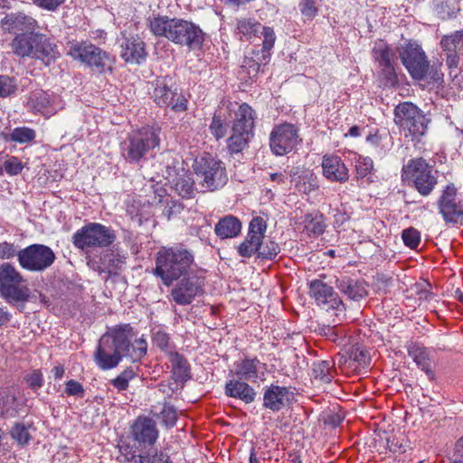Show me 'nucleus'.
<instances>
[{"label":"nucleus","mask_w":463,"mask_h":463,"mask_svg":"<svg viewBox=\"0 0 463 463\" xmlns=\"http://www.w3.org/2000/svg\"><path fill=\"white\" fill-rule=\"evenodd\" d=\"M127 254L118 250H112L104 254L99 260L95 258H89L88 266L99 273H115L120 270L126 264Z\"/></svg>","instance_id":"22"},{"label":"nucleus","mask_w":463,"mask_h":463,"mask_svg":"<svg viewBox=\"0 0 463 463\" xmlns=\"http://www.w3.org/2000/svg\"><path fill=\"white\" fill-rule=\"evenodd\" d=\"M24 282L6 286L0 289V296L9 304L25 302L29 299L30 289Z\"/></svg>","instance_id":"33"},{"label":"nucleus","mask_w":463,"mask_h":463,"mask_svg":"<svg viewBox=\"0 0 463 463\" xmlns=\"http://www.w3.org/2000/svg\"><path fill=\"white\" fill-rule=\"evenodd\" d=\"M373 55L374 60L382 67L383 73L387 77L393 74L394 68L392 63V53L390 48L383 42L375 44L373 49Z\"/></svg>","instance_id":"36"},{"label":"nucleus","mask_w":463,"mask_h":463,"mask_svg":"<svg viewBox=\"0 0 463 463\" xmlns=\"http://www.w3.org/2000/svg\"><path fill=\"white\" fill-rule=\"evenodd\" d=\"M234 374L240 380L251 383H262L267 379L268 365L256 356H245L235 362Z\"/></svg>","instance_id":"15"},{"label":"nucleus","mask_w":463,"mask_h":463,"mask_svg":"<svg viewBox=\"0 0 463 463\" xmlns=\"http://www.w3.org/2000/svg\"><path fill=\"white\" fill-rule=\"evenodd\" d=\"M408 354L414 361L417 366L422 370L430 379L434 378L432 363L426 347L418 344H411L408 347Z\"/></svg>","instance_id":"29"},{"label":"nucleus","mask_w":463,"mask_h":463,"mask_svg":"<svg viewBox=\"0 0 463 463\" xmlns=\"http://www.w3.org/2000/svg\"><path fill=\"white\" fill-rule=\"evenodd\" d=\"M137 376L132 368H127L121 372L115 379L111 380V384L118 391H125L128 388L129 382Z\"/></svg>","instance_id":"46"},{"label":"nucleus","mask_w":463,"mask_h":463,"mask_svg":"<svg viewBox=\"0 0 463 463\" xmlns=\"http://www.w3.org/2000/svg\"><path fill=\"white\" fill-rule=\"evenodd\" d=\"M322 175L330 181L345 183L349 179V170L342 158L335 155H325L322 158Z\"/></svg>","instance_id":"20"},{"label":"nucleus","mask_w":463,"mask_h":463,"mask_svg":"<svg viewBox=\"0 0 463 463\" xmlns=\"http://www.w3.org/2000/svg\"><path fill=\"white\" fill-rule=\"evenodd\" d=\"M36 35L37 34L33 33L17 34L12 42L13 52L21 57H32L36 42Z\"/></svg>","instance_id":"35"},{"label":"nucleus","mask_w":463,"mask_h":463,"mask_svg":"<svg viewBox=\"0 0 463 463\" xmlns=\"http://www.w3.org/2000/svg\"><path fill=\"white\" fill-rule=\"evenodd\" d=\"M309 296L317 305L326 309L343 311L344 304L333 287L322 279H314L309 282Z\"/></svg>","instance_id":"14"},{"label":"nucleus","mask_w":463,"mask_h":463,"mask_svg":"<svg viewBox=\"0 0 463 463\" xmlns=\"http://www.w3.org/2000/svg\"><path fill=\"white\" fill-rule=\"evenodd\" d=\"M53 250L43 244H32L20 250L17 260L21 268L31 272H42L50 268L54 260Z\"/></svg>","instance_id":"8"},{"label":"nucleus","mask_w":463,"mask_h":463,"mask_svg":"<svg viewBox=\"0 0 463 463\" xmlns=\"http://www.w3.org/2000/svg\"><path fill=\"white\" fill-rule=\"evenodd\" d=\"M373 168V160L368 156H359L355 160L356 175L360 178L367 176Z\"/></svg>","instance_id":"52"},{"label":"nucleus","mask_w":463,"mask_h":463,"mask_svg":"<svg viewBox=\"0 0 463 463\" xmlns=\"http://www.w3.org/2000/svg\"><path fill=\"white\" fill-rule=\"evenodd\" d=\"M131 435L139 446H151L158 438V430L154 420L138 417L131 425Z\"/></svg>","instance_id":"18"},{"label":"nucleus","mask_w":463,"mask_h":463,"mask_svg":"<svg viewBox=\"0 0 463 463\" xmlns=\"http://www.w3.org/2000/svg\"><path fill=\"white\" fill-rule=\"evenodd\" d=\"M210 130L211 133L216 137V139H221L226 136L227 128L221 116H213L210 124Z\"/></svg>","instance_id":"54"},{"label":"nucleus","mask_w":463,"mask_h":463,"mask_svg":"<svg viewBox=\"0 0 463 463\" xmlns=\"http://www.w3.org/2000/svg\"><path fill=\"white\" fill-rule=\"evenodd\" d=\"M66 0H32V2L40 8L47 11H55Z\"/></svg>","instance_id":"64"},{"label":"nucleus","mask_w":463,"mask_h":463,"mask_svg":"<svg viewBox=\"0 0 463 463\" xmlns=\"http://www.w3.org/2000/svg\"><path fill=\"white\" fill-rule=\"evenodd\" d=\"M203 36L204 34L199 26L192 22L180 18L176 28V44L185 45L191 49H195L202 45Z\"/></svg>","instance_id":"21"},{"label":"nucleus","mask_w":463,"mask_h":463,"mask_svg":"<svg viewBox=\"0 0 463 463\" xmlns=\"http://www.w3.org/2000/svg\"><path fill=\"white\" fill-rule=\"evenodd\" d=\"M35 41L32 57L42 60L46 65H49L59 54L56 46L43 34L36 35Z\"/></svg>","instance_id":"28"},{"label":"nucleus","mask_w":463,"mask_h":463,"mask_svg":"<svg viewBox=\"0 0 463 463\" xmlns=\"http://www.w3.org/2000/svg\"><path fill=\"white\" fill-rule=\"evenodd\" d=\"M128 463H171L169 457L163 452L155 453L154 455H132L131 459L127 458Z\"/></svg>","instance_id":"45"},{"label":"nucleus","mask_w":463,"mask_h":463,"mask_svg":"<svg viewBox=\"0 0 463 463\" xmlns=\"http://www.w3.org/2000/svg\"><path fill=\"white\" fill-rule=\"evenodd\" d=\"M255 112L247 103L241 104L234 112L232 128L253 133Z\"/></svg>","instance_id":"32"},{"label":"nucleus","mask_w":463,"mask_h":463,"mask_svg":"<svg viewBox=\"0 0 463 463\" xmlns=\"http://www.w3.org/2000/svg\"><path fill=\"white\" fill-rule=\"evenodd\" d=\"M153 342L158 348H160L167 355H169L172 352L175 351V346L170 341L169 335L162 330H157L156 332L154 333Z\"/></svg>","instance_id":"44"},{"label":"nucleus","mask_w":463,"mask_h":463,"mask_svg":"<svg viewBox=\"0 0 463 463\" xmlns=\"http://www.w3.org/2000/svg\"><path fill=\"white\" fill-rule=\"evenodd\" d=\"M36 137L35 131L27 127H19L14 128L8 135L5 136L6 141H13L20 144H24L33 141Z\"/></svg>","instance_id":"42"},{"label":"nucleus","mask_w":463,"mask_h":463,"mask_svg":"<svg viewBox=\"0 0 463 463\" xmlns=\"http://www.w3.org/2000/svg\"><path fill=\"white\" fill-rule=\"evenodd\" d=\"M333 363L331 361H318L313 364V376L322 383H330L333 379Z\"/></svg>","instance_id":"41"},{"label":"nucleus","mask_w":463,"mask_h":463,"mask_svg":"<svg viewBox=\"0 0 463 463\" xmlns=\"http://www.w3.org/2000/svg\"><path fill=\"white\" fill-rule=\"evenodd\" d=\"M446 64L449 69V75L454 77V80L458 77V71L459 65V56L456 51H446Z\"/></svg>","instance_id":"60"},{"label":"nucleus","mask_w":463,"mask_h":463,"mask_svg":"<svg viewBox=\"0 0 463 463\" xmlns=\"http://www.w3.org/2000/svg\"><path fill=\"white\" fill-rule=\"evenodd\" d=\"M115 240V231L98 222H90L72 235L73 245L86 253L97 248L109 247Z\"/></svg>","instance_id":"3"},{"label":"nucleus","mask_w":463,"mask_h":463,"mask_svg":"<svg viewBox=\"0 0 463 463\" xmlns=\"http://www.w3.org/2000/svg\"><path fill=\"white\" fill-rule=\"evenodd\" d=\"M440 45L443 51L463 50V31H456L449 35L443 36Z\"/></svg>","instance_id":"43"},{"label":"nucleus","mask_w":463,"mask_h":463,"mask_svg":"<svg viewBox=\"0 0 463 463\" xmlns=\"http://www.w3.org/2000/svg\"><path fill=\"white\" fill-rule=\"evenodd\" d=\"M11 436L21 446L27 444L31 439L29 429L24 423H16L11 430Z\"/></svg>","instance_id":"49"},{"label":"nucleus","mask_w":463,"mask_h":463,"mask_svg":"<svg viewBox=\"0 0 463 463\" xmlns=\"http://www.w3.org/2000/svg\"><path fill=\"white\" fill-rule=\"evenodd\" d=\"M253 133L232 128V135L228 138V149L232 154L241 152L248 145Z\"/></svg>","instance_id":"37"},{"label":"nucleus","mask_w":463,"mask_h":463,"mask_svg":"<svg viewBox=\"0 0 463 463\" xmlns=\"http://www.w3.org/2000/svg\"><path fill=\"white\" fill-rule=\"evenodd\" d=\"M20 402L15 392L9 389H0V417L10 418L17 415L20 410Z\"/></svg>","instance_id":"31"},{"label":"nucleus","mask_w":463,"mask_h":463,"mask_svg":"<svg viewBox=\"0 0 463 463\" xmlns=\"http://www.w3.org/2000/svg\"><path fill=\"white\" fill-rule=\"evenodd\" d=\"M180 18L153 14L147 18L150 32L156 37L165 38L175 43L176 28Z\"/></svg>","instance_id":"23"},{"label":"nucleus","mask_w":463,"mask_h":463,"mask_svg":"<svg viewBox=\"0 0 463 463\" xmlns=\"http://www.w3.org/2000/svg\"><path fill=\"white\" fill-rule=\"evenodd\" d=\"M152 97L158 106L171 108L175 112H183L187 109V99L174 86L171 79L156 80Z\"/></svg>","instance_id":"10"},{"label":"nucleus","mask_w":463,"mask_h":463,"mask_svg":"<svg viewBox=\"0 0 463 463\" xmlns=\"http://www.w3.org/2000/svg\"><path fill=\"white\" fill-rule=\"evenodd\" d=\"M437 172L425 159L419 157L411 159L402 167V177L412 183L414 188L422 196H428L435 188L438 178Z\"/></svg>","instance_id":"6"},{"label":"nucleus","mask_w":463,"mask_h":463,"mask_svg":"<svg viewBox=\"0 0 463 463\" xmlns=\"http://www.w3.org/2000/svg\"><path fill=\"white\" fill-rule=\"evenodd\" d=\"M335 285L342 294L354 301H359L368 294V285L363 280L342 277L336 279Z\"/></svg>","instance_id":"25"},{"label":"nucleus","mask_w":463,"mask_h":463,"mask_svg":"<svg viewBox=\"0 0 463 463\" xmlns=\"http://www.w3.org/2000/svg\"><path fill=\"white\" fill-rule=\"evenodd\" d=\"M298 128L289 123H283L273 128L269 135V146L276 156H284L293 151L301 142Z\"/></svg>","instance_id":"11"},{"label":"nucleus","mask_w":463,"mask_h":463,"mask_svg":"<svg viewBox=\"0 0 463 463\" xmlns=\"http://www.w3.org/2000/svg\"><path fill=\"white\" fill-rule=\"evenodd\" d=\"M194 261V254L182 246L162 247L156 252L153 274L170 287L192 271Z\"/></svg>","instance_id":"2"},{"label":"nucleus","mask_w":463,"mask_h":463,"mask_svg":"<svg viewBox=\"0 0 463 463\" xmlns=\"http://www.w3.org/2000/svg\"><path fill=\"white\" fill-rule=\"evenodd\" d=\"M387 138V136H381L378 131L371 133L367 136L366 141L369 143L377 152V154L384 155L386 150L383 146V141Z\"/></svg>","instance_id":"56"},{"label":"nucleus","mask_w":463,"mask_h":463,"mask_svg":"<svg viewBox=\"0 0 463 463\" xmlns=\"http://www.w3.org/2000/svg\"><path fill=\"white\" fill-rule=\"evenodd\" d=\"M241 232V221L233 215H226L215 224V234L224 240L237 237Z\"/></svg>","instance_id":"30"},{"label":"nucleus","mask_w":463,"mask_h":463,"mask_svg":"<svg viewBox=\"0 0 463 463\" xmlns=\"http://www.w3.org/2000/svg\"><path fill=\"white\" fill-rule=\"evenodd\" d=\"M175 190L182 197H191L194 193V181L188 175L180 176L175 184Z\"/></svg>","instance_id":"48"},{"label":"nucleus","mask_w":463,"mask_h":463,"mask_svg":"<svg viewBox=\"0 0 463 463\" xmlns=\"http://www.w3.org/2000/svg\"><path fill=\"white\" fill-rule=\"evenodd\" d=\"M293 392L288 387L270 384L263 389V407L273 412H278L285 408Z\"/></svg>","instance_id":"19"},{"label":"nucleus","mask_w":463,"mask_h":463,"mask_svg":"<svg viewBox=\"0 0 463 463\" xmlns=\"http://www.w3.org/2000/svg\"><path fill=\"white\" fill-rule=\"evenodd\" d=\"M5 171L9 175H16L20 174L24 168L21 160L15 156H11L4 162Z\"/></svg>","instance_id":"61"},{"label":"nucleus","mask_w":463,"mask_h":463,"mask_svg":"<svg viewBox=\"0 0 463 463\" xmlns=\"http://www.w3.org/2000/svg\"><path fill=\"white\" fill-rule=\"evenodd\" d=\"M400 57L413 79L421 80L425 77L429 62L422 48L416 42L411 41L402 46Z\"/></svg>","instance_id":"12"},{"label":"nucleus","mask_w":463,"mask_h":463,"mask_svg":"<svg viewBox=\"0 0 463 463\" xmlns=\"http://www.w3.org/2000/svg\"><path fill=\"white\" fill-rule=\"evenodd\" d=\"M168 358L175 382L184 383L191 378L190 365L182 354L175 351L168 355Z\"/></svg>","instance_id":"34"},{"label":"nucleus","mask_w":463,"mask_h":463,"mask_svg":"<svg viewBox=\"0 0 463 463\" xmlns=\"http://www.w3.org/2000/svg\"><path fill=\"white\" fill-rule=\"evenodd\" d=\"M17 247L11 242L3 241L0 242V259L1 260H9L14 256H17L18 253Z\"/></svg>","instance_id":"62"},{"label":"nucleus","mask_w":463,"mask_h":463,"mask_svg":"<svg viewBox=\"0 0 463 463\" xmlns=\"http://www.w3.org/2000/svg\"><path fill=\"white\" fill-rule=\"evenodd\" d=\"M68 55L80 61L96 72L111 70L115 59L109 52L88 42H71Z\"/></svg>","instance_id":"5"},{"label":"nucleus","mask_w":463,"mask_h":463,"mask_svg":"<svg viewBox=\"0 0 463 463\" xmlns=\"http://www.w3.org/2000/svg\"><path fill=\"white\" fill-rule=\"evenodd\" d=\"M175 285L171 291L174 301L182 306L189 305L197 295L203 291L204 278L190 271Z\"/></svg>","instance_id":"13"},{"label":"nucleus","mask_w":463,"mask_h":463,"mask_svg":"<svg viewBox=\"0 0 463 463\" xmlns=\"http://www.w3.org/2000/svg\"><path fill=\"white\" fill-rule=\"evenodd\" d=\"M145 43L139 38H125L121 44V57L129 63H140L146 59Z\"/></svg>","instance_id":"27"},{"label":"nucleus","mask_w":463,"mask_h":463,"mask_svg":"<svg viewBox=\"0 0 463 463\" xmlns=\"http://www.w3.org/2000/svg\"><path fill=\"white\" fill-rule=\"evenodd\" d=\"M247 381L232 379L225 383L224 391L228 397L239 399L245 403L254 402L257 392Z\"/></svg>","instance_id":"26"},{"label":"nucleus","mask_w":463,"mask_h":463,"mask_svg":"<svg viewBox=\"0 0 463 463\" xmlns=\"http://www.w3.org/2000/svg\"><path fill=\"white\" fill-rule=\"evenodd\" d=\"M50 105V96L43 90H36L30 94L27 106L35 113L46 114Z\"/></svg>","instance_id":"38"},{"label":"nucleus","mask_w":463,"mask_h":463,"mask_svg":"<svg viewBox=\"0 0 463 463\" xmlns=\"http://www.w3.org/2000/svg\"><path fill=\"white\" fill-rule=\"evenodd\" d=\"M267 230L266 221L257 216L252 218L249 225V232L244 241L237 247L240 256L244 258H250L255 253H258L260 244Z\"/></svg>","instance_id":"16"},{"label":"nucleus","mask_w":463,"mask_h":463,"mask_svg":"<svg viewBox=\"0 0 463 463\" xmlns=\"http://www.w3.org/2000/svg\"><path fill=\"white\" fill-rule=\"evenodd\" d=\"M147 352V343L141 336L137 337L129 324L110 327L99 338L94 361L97 366L103 370L116 368L123 357L132 362L140 361Z\"/></svg>","instance_id":"1"},{"label":"nucleus","mask_w":463,"mask_h":463,"mask_svg":"<svg viewBox=\"0 0 463 463\" xmlns=\"http://www.w3.org/2000/svg\"><path fill=\"white\" fill-rule=\"evenodd\" d=\"M305 229L309 234L314 236L322 234L325 231L323 216L316 215L315 217H311L307 215L306 217Z\"/></svg>","instance_id":"47"},{"label":"nucleus","mask_w":463,"mask_h":463,"mask_svg":"<svg viewBox=\"0 0 463 463\" xmlns=\"http://www.w3.org/2000/svg\"><path fill=\"white\" fill-rule=\"evenodd\" d=\"M26 385L33 391L41 389L43 385L44 379L41 370H33L24 375Z\"/></svg>","instance_id":"51"},{"label":"nucleus","mask_w":463,"mask_h":463,"mask_svg":"<svg viewBox=\"0 0 463 463\" xmlns=\"http://www.w3.org/2000/svg\"><path fill=\"white\" fill-rule=\"evenodd\" d=\"M24 282L23 275L8 262L0 265V289L14 283Z\"/></svg>","instance_id":"39"},{"label":"nucleus","mask_w":463,"mask_h":463,"mask_svg":"<svg viewBox=\"0 0 463 463\" xmlns=\"http://www.w3.org/2000/svg\"><path fill=\"white\" fill-rule=\"evenodd\" d=\"M261 24L250 18H241L237 20L236 33L245 37L247 40L256 36L261 30Z\"/></svg>","instance_id":"40"},{"label":"nucleus","mask_w":463,"mask_h":463,"mask_svg":"<svg viewBox=\"0 0 463 463\" xmlns=\"http://www.w3.org/2000/svg\"><path fill=\"white\" fill-rule=\"evenodd\" d=\"M394 122L405 137L411 136L414 140L425 134L428 120L417 106L406 101L395 107Z\"/></svg>","instance_id":"7"},{"label":"nucleus","mask_w":463,"mask_h":463,"mask_svg":"<svg viewBox=\"0 0 463 463\" xmlns=\"http://www.w3.org/2000/svg\"><path fill=\"white\" fill-rule=\"evenodd\" d=\"M5 31L17 34L33 33L37 27V22L23 13L7 14L1 22Z\"/></svg>","instance_id":"24"},{"label":"nucleus","mask_w":463,"mask_h":463,"mask_svg":"<svg viewBox=\"0 0 463 463\" xmlns=\"http://www.w3.org/2000/svg\"><path fill=\"white\" fill-rule=\"evenodd\" d=\"M159 128L148 126L131 132L124 147L126 158L130 163H138L145 158L159 146Z\"/></svg>","instance_id":"4"},{"label":"nucleus","mask_w":463,"mask_h":463,"mask_svg":"<svg viewBox=\"0 0 463 463\" xmlns=\"http://www.w3.org/2000/svg\"><path fill=\"white\" fill-rule=\"evenodd\" d=\"M163 422L166 427H173L177 420V412L173 405L165 404L161 411Z\"/></svg>","instance_id":"58"},{"label":"nucleus","mask_w":463,"mask_h":463,"mask_svg":"<svg viewBox=\"0 0 463 463\" xmlns=\"http://www.w3.org/2000/svg\"><path fill=\"white\" fill-rule=\"evenodd\" d=\"M317 0H303L300 4V11L302 14L307 18H313L317 12Z\"/></svg>","instance_id":"63"},{"label":"nucleus","mask_w":463,"mask_h":463,"mask_svg":"<svg viewBox=\"0 0 463 463\" xmlns=\"http://www.w3.org/2000/svg\"><path fill=\"white\" fill-rule=\"evenodd\" d=\"M280 251L279 244L273 241H269L264 244H260L258 250V257L262 259H274Z\"/></svg>","instance_id":"50"},{"label":"nucleus","mask_w":463,"mask_h":463,"mask_svg":"<svg viewBox=\"0 0 463 463\" xmlns=\"http://www.w3.org/2000/svg\"><path fill=\"white\" fill-rule=\"evenodd\" d=\"M260 33L263 35V52H269L273 48L276 40L274 30L270 27H262Z\"/></svg>","instance_id":"59"},{"label":"nucleus","mask_w":463,"mask_h":463,"mask_svg":"<svg viewBox=\"0 0 463 463\" xmlns=\"http://www.w3.org/2000/svg\"><path fill=\"white\" fill-rule=\"evenodd\" d=\"M439 210L447 223L463 222V204L456 198V188L449 184L439 200Z\"/></svg>","instance_id":"17"},{"label":"nucleus","mask_w":463,"mask_h":463,"mask_svg":"<svg viewBox=\"0 0 463 463\" xmlns=\"http://www.w3.org/2000/svg\"><path fill=\"white\" fill-rule=\"evenodd\" d=\"M64 393L68 396L82 398L85 395V390L78 381L69 380L65 383Z\"/></svg>","instance_id":"57"},{"label":"nucleus","mask_w":463,"mask_h":463,"mask_svg":"<svg viewBox=\"0 0 463 463\" xmlns=\"http://www.w3.org/2000/svg\"><path fill=\"white\" fill-rule=\"evenodd\" d=\"M402 238L407 247L416 249L420 241V233L415 228L410 227L403 230Z\"/></svg>","instance_id":"53"},{"label":"nucleus","mask_w":463,"mask_h":463,"mask_svg":"<svg viewBox=\"0 0 463 463\" xmlns=\"http://www.w3.org/2000/svg\"><path fill=\"white\" fill-rule=\"evenodd\" d=\"M194 169L196 175L202 179L203 185L212 191L222 187L228 180L222 163L213 157L196 158Z\"/></svg>","instance_id":"9"},{"label":"nucleus","mask_w":463,"mask_h":463,"mask_svg":"<svg viewBox=\"0 0 463 463\" xmlns=\"http://www.w3.org/2000/svg\"><path fill=\"white\" fill-rule=\"evenodd\" d=\"M16 90V84L14 79L1 75L0 76V98H5L14 94Z\"/></svg>","instance_id":"55"}]
</instances>
